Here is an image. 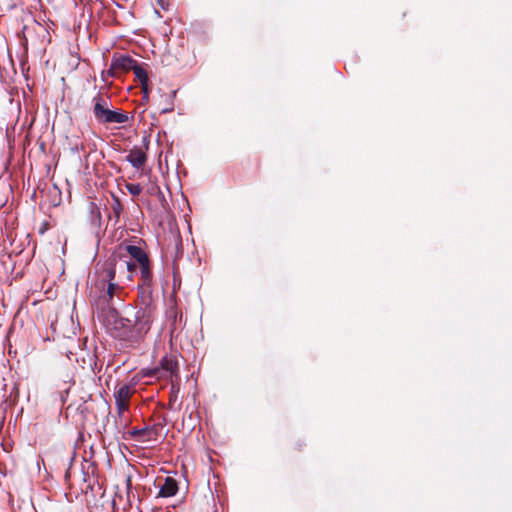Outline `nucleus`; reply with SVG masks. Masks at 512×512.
I'll list each match as a JSON object with an SVG mask.
<instances>
[{"mask_svg":"<svg viewBox=\"0 0 512 512\" xmlns=\"http://www.w3.org/2000/svg\"><path fill=\"white\" fill-rule=\"evenodd\" d=\"M123 250L132 258L138 265H143L150 261L148 254L140 247L136 245H125Z\"/></svg>","mask_w":512,"mask_h":512,"instance_id":"obj_10","label":"nucleus"},{"mask_svg":"<svg viewBox=\"0 0 512 512\" xmlns=\"http://www.w3.org/2000/svg\"><path fill=\"white\" fill-rule=\"evenodd\" d=\"M80 150H81V151H83V152L85 151V147H84V145H83V144H81V146H80Z\"/></svg>","mask_w":512,"mask_h":512,"instance_id":"obj_24","label":"nucleus"},{"mask_svg":"<svg viewBox=\"0 0 512 512\" xmlns=\"http://www.w3.org/2000/svg\"><path fill=\"white\" fill-rule=\"evenodd\" d=\"M110 280L103 277V267L100 271H98L97 280L95 282V287L98 291L103 292L105 291L107 284Z\"/></svg>","mask_w":512,"mask_h":512,"instance_id":"obj_17","label":"nucleus"},{"mask_svg":"<svg viewBox=\"0 0 512 512\" xmlns=\"http://www.w3.org/2000/svg\"><path fill=\"white\" fill-rule=\"evenodd\" d=\"M180 391V387L178 384H175L174 381H172L171 389H170V396H169V408H174V404L178 399V394Z\"/></svg>","mask_w":512,"mask_h":512,"instance_id":"obj_16","label":"nucleus"},{"mask_svg":"<svg viewBox=\"0 0 512 512\" xmlns=\"http://www.w3.org/2000/svg\"><path fill=\"white\" fill-rule=\"evenodd\" d=\"M164 428L163 423H155L151 426H145L141 429L133 428L132 430H129L123 438L128 439H134L138 442H149V441H156Z\"/></svg>","mask_w":512,"mask_h":512,"instance_id":"obj_3","label":"nucleus"},{"mask_svg":"<svg viewBox=\"0 0 512 512\" xmlns=\"http://www.w3.org/2000/svg\"><path fill=\"white\" fill-rule=\"evenodd\" d=\"M125 187L133 196H138L142 192V187L140 184L127 183Z\"/></svg>","mask_w":512,"mask_h":512,"instance_id":"obj_18","label":"nucleus"},{"mask_svg":"<svg viewBox=\"0 0 512 512\" xmlns=\"http://www.w3.org/2000/svg\"><path fill=\"white\" fill-rule=\"evenodd\" d=\"M69 476H70L69 471H67L66 474H65V478L68 479Z\"/></svg>","mask_w":512,"mask_h":512,"instance_id":"obj_26","label":"nucleus"},{"mask_svg":"<svg viewBox=\"0 0 512 512\" xmlns=\"http://www.w3.org/2000/svg\"><path fill=\"white\" fill-rule=\"evenodd\" d=\"M111 209L116 221H118L122 212L124 211V206L120 199L115 195L112 196Z\"/></svg>","mask_w":512,"mask_h":512,"instance_id":"obj_15","label":"nucleus"},{"mask_svg":"<svg viewBox=\"0 0 512 512\" xmlns=\"http://www.w3.org/2000/svg\"><path fill=\"white\" fill-rule=\"evenodd\" d=\"M134 393V389L130 385H122L114 394L117 414L122 417L129 409L130 398Z\"/></svg>","mask_w":512,"mask_h":512,"instance_id":"obj_7","label":"nucleus"},{"mask_svg":"<svg viewBox=\"0 0 512 512\" xmlns=\"http://www.w3.org/2000/svg\"><path fill=\"white\" fill-rule=\"evenodd\" d=\"M141 283L138 289L141 293V301L146 300L151 304L153 274L151 271V262L139 266Z\"/></svg>","mask_w":512,"mask_h":512,"instance_id":"obj_5","label":"nucleus"},{"mask_svg":"<svg viewBox=\"0 0 512 512\" xmlns=\"http://www.w3.org/2000/svg\"><path fill=\"white\" fill-rule=\"evenodd\" d=\"M142 92H143V94H144L143 98H144L145 100H147V99H148V92H149L148 88H147L146 90H142Z\"/></svg>","mask_w":512,"mask_h":512,"instance_id":"obj_22","label":"nucleus"},{"mask_svg":"<svg viewBox=\"0 0 512 512\" xmlns=\"http://www.w3.org/2000/svg\"><path fill=\"white\" fill-rule=\"evenodd\" d=\"M129 121V116L127 113L122 112L120 110L114 111L111 110V113L109 115L108 124L117 123V124H123L127 123Z\"/></svg>","mask_w":512,"mask_h":512,"instance_id":"obj_14","label":"nucleus"},{"mask_svg":"<svg viewBox=\"0 0 512 512\" xmlns=\"http://www.w3.org/2000/svg\"><path fill=\"white\" fill-rule=\"evenodd\" d=\"M160 367L163 371L167 372L170 377L179 379V365L176 356L170 354L165 355L160 360Z\"/></svg>","mask_w":512,"mask_h":512,"instance_id":"obj_8","label":"nucleus"},{"mask_svg":"<svg viewBox=\"0 0 512 512\" xmlns=\"http://www.w3.org/2000/svg\"><path fill=\"white\" fill-rule=\"evenodd\" d=\"M126 161H128L134 168L141 169L147 161V155L141 147H133L129 154L126 157Z\"/></svg>","mask_w":512,"mask_h":512,"instance_id":"obj_9","label":"nucleus"},{"mask_svg":"<svg viewBox=\"0 0 512 512\" xmlns=\"http://www.w3.org/2000/svg\"><path fill=\"white\" fill-rule=\"evenodd\" d=\"M182 255V241L181 239L177 238L175 239V258H174V261H176V259L178 257H180Z\"/></svg>","mask_w":512,"mask_h":512,"instance_id":"obj_20","label":"nucleus"},{"mask_svg":"<svg viewBox=\"0 0 512 512\" xmlns=\"http://www.w3.org/2000/svg\"><path fill=\"white\" fill-rule=\"evenodd\" d=\"M123 245H120L117 250L103 263V277L108 280L118 281H131V274L128 273V265H126V254L122 253Z\"/></svg>","mask_w":512,"mask_h":512,"instance_id":"obj_2","label":"nucleus"},{"mask_svg":"<svg viewBox=\"0 0 512 512\" xmlns=\"http://www.w3.org/2000/svg\"><path fill=\"white\" fill-rule=\"evenodd\" d=\"M178 492V483L172 477H166L164 483L160 486L158 497H172Z\"/></svg>","mask_w":512,"mask_h":512,"instance_id":"obj_11","label":"nucleus"},{"mask_svg":"<svg viewBox=\"0 0 512 512\" xmlns=\"http://www.w3.org/2000/svg\"><path fill=\"white\" fill-rule=\"evenodd\" d=\"M119 282L120 281H118L116 279L109 281L104 293L101 295L104 302L107 303V307H111L109 304L112 301V299L114 298V296L117 295L118 292L122 291V289L119 286Z\"/></svg>","mask_w":512,"mask_h":512,"instance_id":"obj_12","label":"nucleus"},{"mask_svg":"<svg viewBox=\"0 0 512 512\" xmlns=\"http://www.w3.org/2000/svg\"><path fill=\"white\" fill-rule=\"evenodd\" d=\"M93 102V114L95 119L100 124H108L109 115L111 113L110 101L98 94L92 99Z\"/></svg>","mask_w":512,"mask_h":512,"instance_id":"obj_6","label":"nucleus"},{"mask_svg":"<svg viewBox=\"0 0 512 512\" xmlns=\"http://www.w3.org/2000/svg\"><path fill=\"white\" fill-rule=\"evenodd\" d=\"M301 447H302V443H300V442L296 443V447H295L296 450H301Z\"/></svg>","mask_w":512,"mask_h":512,"instance_id":"obj_23","label":"nucleus"},{"mask_svg":"<svg viewBox=\"0 0 512 512\" xmlns=\"http://www.w3.org/2000/svg\"><path fill=\"white\" fill-rule=\"evenodd\" d=\"M135 74L136 80L140 83L141 89L146 90L147 89V83H148V75L146 70L140 66L138 63L135 64V67L132 70Z\"/></svg>","mask_w":512,"mask_h":512,"instance_id":"obj_13","label":"nucleus"},{"mask_svg":"<svg viewBox=\"0 0 512 512\" xmlns=\"http://www.w3.org/2000/svg\"><path fill=\"white\" fill-rule=\"evenodd\" d=\"M49 229V223L47 221L43 222L41 227L39 228V234H44Z\"/></svg>","mask_w":512,"mask_h":512,"instance_id":"obj_21","label":"nucleus"},{"mask_svg":"<svg viewBox=\"0 0 512 512\" xmlns=\"http://www.w3.org/2000/svg\"><path fill=\"white\" fill-rule=\"evenodd\" d=\"M126 265H128L129 267L127 268L128 269V273L127 274H131V281L133 280V277L136 273V270H137V265L134 261H131L128 259V257L126 256Z\"/></svg>","mask_w":512,"mask_h":512,"instance_id":"obj_19","label":"nucleus"},{"mask_svg":"<svg viewBox=\"0 0 512 512\" xmlns=\"http://www.w3.org/2000/svg\"><path fill=\"white\" fill-rule=\"evenodd\" d=\"M141 302L142 307L137 310L127 308L124 314L114 307H106L101 311L102 323L107 332L127 348H136L140 345L154 319L155 307L146 300Z\"/></svg>","mask_w":512,"mask_h":512,"instance_id":"obj_1","label":"nucleus"},{"mask_svg":"<svg viewBox=\"0 0 512 512\" xmlns=\"http://www.w3.org/2000/svg\"><path fill=\"white\" fill-rule=\"evenodd\" d=\"M172 110H173V108H170V109H164V110H163V112H170V111H172Z\"/></svg>","mask_w":512,"mask_h":512,"instance_id":"obj_25","label":"nucleus"},{"mask_svg":"<svg viewBox=\"0 0 512 512\" xmlns=\"http://www.w3.org/2000/svg\"><path fill=\"white\" fill-rule=\"evenodd\" d=\"M136 63L137 61L129 55L114 54L107 73L111 77H120L122 74L133 70Z\"/></svg>","mask_w":512,"mask_h":512,"instance_id":"obj_4","label":"nucleus"}]
</instances>
